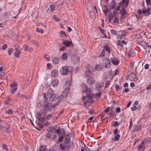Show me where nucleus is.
Here are the masks:
<instances>
[{
	"label": "nucleus",
	"instance_id": "nucleus-1",
	"mask_svg": "<svg viewBox=\"0 0 151 151\" xmlns=\"http://www.w3.org/2000/svg\"><path fill=\"white\" fill-rule=\"evenodd\" d=\"M82 92H86V98L84 96L83 99L85 103L86 104L87 103H92L93 102V97L94 96V95L91 93L92 89L89 88H88L85 85H83L82 87Z\"/></svg>",
	"mask_w": 151,
	"mask_h": 151
},
{
	"label": "nucleus",
	"instance_id": "nucleus-2",
	"mask_svg": "<svg viewBox=\"0 0 151 151\" xmlns=\"http://www.w3.org/2000/svg\"><path fill=\"white\" fill-rule=\"evenodd\" d=\"M106 59L107 60L105 63L106 64V67L107 68H109L110 67L111 65L110 61L114 65H117L119 64V61L118 59H116L113 56L110 59L109 58L107 59V58H106Z\"/></svg>",
	"mask_w": 151,
	"mask_h": 151
},
{
	"label": "nucleus",
	"instance_id": "nucleus-3",
	"mask_svg": "<svg viewBox=\"0 0 151 151\" xmlns=\"http://www.w3.org/2000/svg\"><path fill=\"white\" fill-rule=\"evenodd\" d=\"M47 96L50 100L52 101L57 100L59 98L58 94L54 93L53 90L51 88L48 89L47 92Z\"/></svg>",
	"mask_w": 151,
	"mask_h": 151
},
{
	"label": "nucleus",
	"instance_id": "nucleus-4",
	"mask_svg": "<svg viewBox=\"0 0 151 151\" xmlns=\"http://www.w3.org/2000/svg\"><path fill=\"white\" fill-rule=\"evenodd\" d=\"M73 70V69L72 67L67 66L63 67L60 69V73L61 75H64L70 74Z\"/></svg>",
	"mask_w": 151,
	"mask_h": 151
},
{
	"label": "nucleus",
	"instance_id": "nucleus-5",
	"mask_svg": "<svg viewBox=\"0 0 151 151\" xmlns=\"http://www.w3.org/2000/svg\"><path fill=\"white\" fill-rule=\"evenodd\" d=\"M54 130V126H49L48 127V132L46 134V137L48 138L51 139H55V138L56 135L54 132H52Z\"/></svg>",
	"mask_w": 151,
	"mask_h": 151
},
{
	"label": "nucleus",
	"instance_id": "nucleus-6",
	"mask_svg": "<svg viewBox=\"0 0 151 151\" xmlns=\"http://www.w3.org/2000/svg\"><path fill=\"white\" fill-rule=\"evenodd\" d=\"M71 147V144L69 142L60 144V147L62 151H64L66 150H68Z\"/></svg>",
	"mask_w": 151,
	"mask_h": 151
},
{
	"label": "nucleus",
	"instance_id": "nucleus-7",
	"mask_svg": "<svg viewBox=\"0 0 151 151\" xmlns=\"http://www.w3.org/2000/svg\"><path fill=\"white\" fill-rule=\"evenodd\" d=\"M18 84L14 82L12 83H11L10 85V87L11 88L10 90V93L12 94H14L16 91L17 89Z\"/></svg>",
	"mask_w": 151,
	"mask_h": 151
},
{
	"label": "nucleus",
	"instance_id": "nucleus-8",
	"mask_svg": "<svg viewBox=\"0 0 151 151\" xmlns=\"http://www.w3.org/2000/svg\"><path fill=\"white\" fill-rule=\"evenodd\" d=\"M54 130L55 131V132L57 134H60V133L62 132L64 133V130L63 129H60V126L58 125H55L54 126Z\"/></svg>",
	"mask_w": 151,
	"mask_h": 151
},
{
	"label": "nucleus",
	"instance_id": "nucleus-9",
	"mask_svg": "<svg viewBox=\"0 0 151 151\" xmlns=\"http://www.w3.org/2000/svg\"><path fill=\"white\" fill-rule=\"evenodd\" d=\"M45 114L44 113L40 114L38 113L37 116V118L38 120L39 121L41 120L42 122L44 121V119H45Z\"/></svg>",
	"mask_w": 151,
	"mask_h": 151
},
{
	"label": "nucleus",
	"instance_id": "nucleus-10",
	"mask_svg": "<svg viewBox=\"0 0 151 151\" xmlns=\"http://www.w3.org/2000/svg\"><path fill=\"white\" fill-rule=\"evenodd\" d=\"M120 14L122 17H126L127 16V12L126 11L125 7L123 6L121 10L120 11Z\"/></svg>",
	"mask_w": 151,
	"mask_h": 151
},
{
	"label": "nucleus",
	"instance_id": "nucleus-11",
	"mask_svg": "<svg viewBox=\"0 0 151 151\" xmlns=\"http://www.w3.org/2000/svg\"><path fill=\"white\" fill-rule=\"evenodd\" d=\"M129 3V0H122L121 2L119 3L120 5L121 6H124V5L125 8H127Z\"/></svg>",
	"mask_w": 151,
	"mask_h": 151
},
{
	"label": "nucleus",
	"instance_id": "nucleus-12",
	"mask_svg": "<svg viewBox=\"0 0 151 151\" xmlns=\"http://www.w3.org/2000/svg\"><path fill=\"white\" fill-rule=\"evenodd\" d=\"M95 81L94 78L93 77H88L87 81V83L89 85H92L94 84Z\"/></svg>",
	"mask_w": 151,
	"mask_h": 151
},
{
	"label": "nucleus",
	"instance_id": "nucleus-13",
	"mask_svg": "<svg viewBox=\"0 0 151 151\" xmlns=\"http://www.w3.org/2000/svg\"><path fill=\"white\" fill-rule=\"evenodd\" d=\"M58 83L59 81L57 78H55L51 82V84L54 87H57L58 86Z\"/></svg>",
	"mask_w": 151,
	"mask_h": 151
},
{
	"label": "nucleus",
	"instance_id": "nucleus-14",
	"mask_svg": "<svg viewBox=\"0 0 151 151\" xmlns=\"http://www.w3.org/2000/svg\"><path fill=\"white\" fill-rule=\"evenodd\" d=\"M66 90V89L63 92L62 94L61 95L60 98L59 99V101H63L64 99L65 98L67 95L66 93L65 92V90Z\"/></svg>",
	"mask_w": 151,
	"mask_h": 151
},
{
	"label": "nucleus",
	"instance_id": "nucleus-15",
	"mask_svg": "<svg viewBox=\"0 0 151 151\" xmlns=\"http://www.w3.org/2000/svg\"><path fill=\"white\" fill-rule=\"evenodd\" d=\"M116 5V3L113 0L111 2L109 6V8L110 9H113L115 7Z\"/></svg>",
	"mask_w": 151,
	"mask_h": 151
},
{
	"label": "nucleus",
	"instance_id": "nucleus-16",
	"mask_svg": "<svg viewBox=\"0 0 151 151\" xmlns=\"http://www.w3.org/2000/svg\"><path fill=\"white\" fill-rule=\"evenodd\" d=\"M58 71L55 69L53 70L51 73V75L53 77L55 78L58 75Z\"/></svg>",
	"mask_w": 151,
	"mask_h": 151
},
{
	"label": "nucleus",
	"instance_id": "nucleus-17",
	"mask_svg": "<svg viewBox=\"0 0 151 151\" xmlns=\"http://www.w3.org/2000/svg\"><path fill=\"white\" fill-rule=\"evenodd\" d=\"M15 52L14 54V55L16 56V57H19V55H20L21 52L17 48H16L15 49Z\"/></svg>",
	"mask_w": 151,
	"mask_h": 151
},
{
	"label": "nucleus",
	"instance_id": "nucleus-18",
	"mask_svg": "<svg viewBox=\"0 0 151 151\" xmlns=\"http://www.w3.org/2000/svg\"><path fill=\"white\" fill-rule=\"evenodd\" d=\"M23 48L24 50L26 51H29L30 52H32L33 50V49L32 47H29L26 45H24L23 46Z\"/></svg>",
	"mask_w": 151,
	"mask_h": 151
},
{
	"label": "nucleus",
	"instance_id": "nucleus-19",
	"mask_svg": "<svg viewBox=\"0 0 151 151\" xmlns=\"http://www.w3.org/2000/svg\"><path fill=\"white\" fill-rule=\"evenodd\" d=\"M39 151H50L48 150L47 151L46 146L45 145H42L40 147Z\"/></svg>",
	"mask_w": 151,
	"mask_h": 151
},
{
	"label": "nucleus",
	"instance_id": "nucleus-20",
	"mask_svg": "<svg viewBox=\"0 0 151 151\" xmlns=\"http://www.w3.org/2000/svg\"><path fill=\"white\" fill-rule=\"evenodd\" d=\"M52 62L53 63L57 64L59 62V59L58 57L55 58L52 60Z\"/></svg>",
	"mask_w": 151,
	"mask_h": 151
},
{
	"label": "nucleus",
	"instance_id": "nucleus-21",
	"mask_svg": "<svg viewBox=\"0 0 151 151\" xmlns=\"http://www.w3.org/2000/svg\"><path fill=\"white\" fill-rule=\"evenodd\" d=\"M11 99L9 98H8L7 100L4 101V105L6 106H10L11 105L10 103Z\"/></svg>",
	"mask_w": 151,
	"mask_h": 151
},
{
	"label": "nucleus",
	"instance_id": "nucleus-22",
	"mask_svg": "<svg viewBox=\"0 0 151 151\" xmlns=\"http://www.w3.org/2000/svg\"><path fill=\"white\" fill-rule=\"evenodd\" d=\"M63 44L64 45H65L66 46L68 47L69 45H71L72 43L71 41L70 42L68 40H66L63 42Z\"/></svg>",
	"mask_w": 151,
	"mask_h": 151
},
{
	"label": "nucleus",
	"instance_id": "nucleus-23",
	"mask_svg": "<svg viewBox=\"0 0 151 151\" xmlns=\"http://www.w3.org/2000/svg\"><path fill=\"white\" fill-rule=\"evenodd\" d=\"M142 14H144V15L146 17L148 16L151 14V12H147L146 10H142Z\"/></svg>",
	"mask_w": 151,
	"mask_h": 151
},
{
	"label": "nucleus",
	"instance_id": "nucleus-24",
	"mask_svg": "<svg viewBox=\"0 0 151 151\" xmlns=\"http://www.w3.org/2000/svg\"><path fill=\"white\" fill-rule=\"evenodd\" d=\"M87 9L88 11L89 12V15L90 17H91V16L94 15L95 14V12L94 11V10H93L92 9V11L90 10V9L88 8V7H87Z\"/></svg>",
	"mask_w": 151,
	"mask_h": 151
},
{
	"label": "nucleus",
	"instance_id": "nucleus-25",
	"mask_svg": "<svg viewBox=\"0 0 151 151\" xmlns=\"http://www.w3.org/2000/svg\"><path fill=\"white\" fill-rule=\"evenodd\" d=\"M95 69L97 71H100L102 69V67L101 65H97L95 67Z\"/></svg>",
	"mask_w": 151,
	"mask_h": 151
},
{
	"label": "nucleus",
	"instance_id": "nucleus-26",
	"mask_svg": "<svg viewBox=\"0 0 151 151\" xmlns=\"http://www.w3.org/2000/svg\"><path fill=\"white\" fill-rule=\"evenodd\" d=\"M85 74L86 76L88 77H90L92 75V73L90 70H87L85 72Z\"/></svg>",
	"mask_w": 151,
	"mask_h": 151
},
{
	"label": "nucleus",
	"instance_id": "nucleus-27",
	"mask_svg": "<svg viewBox=\"0 0 151 151\" xmlns=\"http://www.w3.org/2000/svg\"><path fill=\"white\" fill-rule=\"evenodd\" d=\"M104 84L102 82L97 83L96 86L97 88H101L104 86Z\"/></svg>",
	"mask_w": 151,
	"mask_h": 151
},
{
	"label": "nucleus",
	"instance_id": "nucleus-28",
	"mask_svg": "<svg viewBox=\"0 0 151 151\" xmlns=\"http://www.w3.org/2000/svg\"><path fill=\"white\" fill-rule=\"evenodd\" d=\"M63 133H63V132H62V133H60V134H58L59 136V138L58 139V140L60 142L62 141L63 139Z\"/></svg>",
	"mask_w": 151,
	"mask_h": 151
},
{
	"label": "nucleus",
	"instance_id": "nucleus-29",
	"mask_svg": "<svg viewBox=\"0 0 151 151\" xmlns=\"http://www.w3.org/2000/svg\"><path fill=\"white\" fill-rule=\"evenodd\" d=\"M120 136L119 134H116L114 136V141H118L119 140V138L120 137Z\"/></svg>",
	"mask_w": 151,
	"mask_h": 151
},
{
	"label": "nucleus",
	"instance_id": "nucleus-30",
	"mask_svg": "<svg viewBox=\"0 0 151 151\" xmlns=\"http://www.w3.org/2000/svg\"><path fill=\"white\" fill-rule=\"evenodd\" d=\"M104 49L107 51L109 53H110L111 51L110 47L108 46H106L104 47Z\"/></svg>",
	"mask_w": 151,
	"mask_h": 151
},
{
	"label": "nucleus",
	"instance_id": "nucleus-31",
	"mask_svg": "<svg viewBox=\"0 0 151 151\" xmlns=\"http://www.w3.org/2000/svg\"><path fill=\"white\" fill-rule=\"evenodd\" d=\"M141 45H142L143 48L145 49L147 48V44L146 42L144 41H143L141 43Z\"/></svg>",
	"mask_w": 151,
	"mask_h": 151
},
{
	"label": "nucleus",
	"instance_id": "nucleus-32",
	"mask_svg": "<svg viewBox=\"0 0 151 151\" xmlns=\"http://www.w3.org/2000/svg\"><path fill=\"white\" fill-rule=\"evenodd\" d=\"M62 57L64 60H66L67 57V54L65 53H63L62 55Z\"/></svg>",
	"mask_w": 151,
	"mask_h": 151
},
{
	"label": "nucleus",
	"instance_id": "nucleus-33",
	"mask_svg": "<svg viewBox=\"0 0 151 151\" xmlns=\"http://www.w3.org/2000/svg\"><path fill=\"white\" fill-rule=\"evenodd\" d=\"M70 140L69 137L68 136H66L64 143L68 142Z\"/></svg>",
	"mask_w": 151,
	"mask_h": 151
},
{
	"label": "nucleus",
	"instance_id": "nucleus-34",
	"mask_svg": "<svg viewBox=\"0 0 151 151\" xmlns=\"http://www.w3.org/2000/svg\"><path fill=\"white\" fill-rule=\"evenodd\" d=\"M131 77L133 79H135L136 78V74L134 73H131Z\"/></svg>",
	"mask_w": 151,
	"mask_h": 151
},
{
	"label": "nucleus",
	"instance_id": "nucleus-35",
	"mask_svg": "<svg viewBox=\"0 0 151 151\" xmlns=\"http://www.w3.org/2000/svg\"><path fill=\"white\" fill-rule=\"evenodd\" d=\"M50 7L51 8L50 11L51 12H52L54 11L55 6L54 4H51L50 6Z\"/></svg>",
	"mask_w": 151,
	"mask_h": 151
},
{
	"label": "nucleus",
	"instance_id": "nucleus-36",
	"mask_svg": "<svg viewBox=\"0 0 151 151\" xmlns=\"http://www.w3.org/2000/svg\"><path fill=\"white\" fill-rule=\"evenodd\" d=\"M6 113L8 114L9 115H11L13 113V111L12 109H10L6 112Z\"/></svg>",
	"mask_w": 151,
	"mask_h": 151
},
{
	"label": "nucleus",
	"instance_id": "nucleus-37",
	"mask_svg": "<svg viewBox=\"0 0 151 151\" xmlns=\"http://www.w3.org/2000/svg\"><path fill=\"white\" fill-rule=\"evenodd\" d=\"M56 148L54 149L53 151H60V146H55Z\"/></svg>",
	"mask_w": 151,
	"mask_h": 151
},
{
	"label": "nucleus",
	"instance_id": "nucleus-38",
	"mask_svg": "<svg viewBox=\"0 0 151 151\" xmlns=\"http://www.w3.org/2000/svg\"><path fill=\"white\" fill-rule=\"evenodd\" d=\"M37 31L38 32L42 33L44 31L42 29H40L39 28H37Z\"/></svg>",
	"mask_w": 151,
	"mask_h": 151
},
{
	"label": "nucleus",
	"instance_id": "nucleus-39",
	"mask_svg": "<svg viewBox=\"0 0 151 151\" xmlns=\"http://www.w3.org/2000/svg\"><path fill=\"white\" fill-rule=\"evenodd\" d=\"M14 51L13 49L10 48L8 50V53L9 55H11V53Z\"/></svg>",
	"mask_w": 151,
	"mask_h": 151
},
{
	"label": "nucleus",
	"instance_id": "nucleus-40",
	"mask_svg": "<svg viewBox=\"0 0 151 151\" xmlns=\"http://www.w3.org/2000/svg\"><path fill=\"white\" fill-rule=\"evenodd\" d=\"M110 109H112L111 108H110L109 107H108L106 109L103 111V112H105L107 113H108V112H109V111H110Z\"/></svg>",
	"mask_w": 151,
	"mask_h": 151
},
{
	"label": "nucleus",
	"instance_id": "nucleus-41",
	"mask_svg": "<svg viewBox=\"0 0 151 151\" xmlns=\"http://www.w3.org/2000/svg\"><path fill=\"white\" fill-rule=\"evenodd\" d=\"M119 124L118 123L117 121L115 122L113 124V126L114 127H116L119 126Z\"/></svg>",
	"mask_w": 151,
	"mask_h": 151
},
{
	"label": "nucleus",
	"instance_id": "nucleus-42",
	"mask_svg": "<svg viewBox=\"0 0 151 151\" xmlns=\"http://www.w3.org/2000/svg\"><path fill=\"white\" fill-rule=\"evenodd\" d=\"M53 19H55V21L56 22H58L59 21V19L58 18L56 17L55 16H54L53 17Z\"/></svg>",
	"mask_w": 151,
	"mask_h": 151
},
{
	"label": "nucleus",
	"instance_id": "nucleus-43",
	"mask_svg": "<svg viewBox=\"0 0 151 151\" xmlns=\"http://www.w3.org/2000/svg\"><path fill=\"white\" fill-rule=\"evenodd\" d=\"M0 128L1 129H3L4 130H5V129H6V130L7 131H8V129L6 128V127H4V126L3 125H0Z\"/></svg>",
	"mask_w": 151,
	"mask_h": 151
},
{
	"label": "nucleus",
	"instance_id": "nucleus-44",
	"mask_svg": "<svg viewBox=\"0 0 151 151\" xmlns=\"http://www.w3.org/2000/svg\"><path fill=\"white\" fill-rule=\"evenodd\" d=\"M60 33V35H62L63 37H64V36H66L65 32L63 31H61Z\"/></svg>",
	"mask_w": 151,
	"mask_h": 151
},
{
	"label": "nucleus",
	"instance_id": "nucleus-45",
	"mask_svg": "<svg viewBox=\"0 0 151 151\" xmlns=\"http://www.w3.org/2000/svg\"><path fill=\"white\" fill-rule=\"evenodd\" d=\"M147 4V5H150L151 4V0H145Z\"/></svg>",
	"mask_w": 151,
	"mask_h": 151
},
{
	"label": "nucleus",
	"instance_id": "nucleus-46",
	"mask_svg": "<svg viewBox=\"0 0 151 151\" xmlns=\"http://www.w3.org/2000/svg\"><path fill=\"white\" fill-rule=\"evenodd\" d=\"M114 23H117L119 22V19L116 17L114 18Z\"/></svg>",
	"mask_w": 151,
	"mask_h": 151
},
{
	"label": "nucleus",
	"instance_id": "nucleus-47",
	"mask_svg": "<svg viewBox=\"0 0 151 151\" xmlns=\"http://www.w3.org/2000/svg\"><path fill=\"white\" fill-rule=\"evenodd\" d=\"M7 45L6 44H4L2 46V49L3 50H5L7 47Z\"/></svg>",
	"mask_w": 151,
	"mask_h": 151
},
{
	"label": "nucleus",
	"instance_id": "nucleus-48",
	"mask_svg": "<svg viewBox=\"0 0 151 151\" xmlns=\"http://www.w3.org/2000/svg\"><path fill=\"white\" fill-rule=\"evenodd\" d=\"M109 81H106V85L105 86V88H106L108 87L109 86Z\"/></svg>",
	"mask_w": 151,
	"mask_h": 151
},
{
	"label": "nucleus",
	"instance_id": "nucleus-49",
	"mask_svg": "<svg viewBox=\"0 0 151 151\" xmlns=\"http://www.w3.org/2000/svg\"><path fill=\"white\" fill-rule=\"evenodd\" d=\"M84 146L83 148L85 150L88 151H90L88 147L85 144H84Z\"/></svg>",
	"mask_w": 151,
	"mask_h": 151
},
{
	"label": "nucleus",
	"instance_id": "nucleus-50",
	"mask_svg": "<svg viewBox=\"0 0 151 151\" xmlns=\"http://www.w3.org/2000/svg\"><path fill=\"white\" fill-rule=\"evenodd\" d=\"M116 90L117 91H119V86L117 84H116L115 86Z\"/></svg>",
	"mask_w": 151,
	"mask_h": 151
},
{
	"label": "nucleus",
	"instance_id": "nucleus-51",
	"mask_svg": "<svg viewBox=\"0 0 151 151\" xmlns=\"http://www.w3.org/2000/svg\"><path fill=\"white\" fill-rule=\"evenodd\" d=\"M105 50H103L102 51V52L100 54V56L102 57L104 56L105 54Z\"/></svg>",
	"mask_w": 151,
	"mask_h": 151
},
{
	"label": "nucleus",
	"instance_id": "nucleus-52",
	"mask_svg": "<svg viewBox=\"0 0 151 151\" xmlns=\"http://www.w3.org/2000/svg\"><path fill=\"white\" fill-rule=\"evenodd\" d=\"M45 110H48L50 109V107H49V105L48 104H46L45 106Z\"/></svg>",
	"mask_w": 151,
	"mask_h": 151
},
{
	"label": "nucleus",
	"instance_id": "nucleus-53",
	"mask_svg": "<svg viewBox=\"0 0 151 151\" xmlns=\"http://www.w3.org/2000/svg\"><path fill=\"white\" fill-rule=\"evenodd\" d=\"M99 29L100 31L101 32V33H102L103 34L104 33V30L101 27H99Z\"/></svg>",
	"mask_w": 151,
	"mask_h": 151
},
{
	"label": "nucleus",
	"instance_id": "nucleus-54",
	"mask_svg": "<svg viewBox=\"0 0 151 151\" xmlns=\"http://www.w3.org/2000/svg\"><path fill=\"white\" fill-rule=\"evenodd\" d=\"M121 111V109L119 107H117L116 109V112L117 113H119Z\"/></svg>",
	"mask_w": 151,
	"mask_h": 151
},
{
	"label": "nucleus",
	"instance_id": "nucleus-55",
	"mask_svg": "<svg viewBox=\"0 0 151 151\" xmlns=\"http://www.w3.org/2000/svg\"><path fill=\"white\" fill-rule=\"evenodd\" d=\"M131 109L132 111H135L137 109V107L136 106H134L131 108Z\"/></svg>",
	"mask_w": 151,
	"mask_h": 151
},
{
	"label": "nucleus",
	"instance_id": "nucleus-56",
	"mask_svg": "<svg viewBox=\"0 0 151 151\" xmlns=\"http://www.w3.org/2000/svg\"><path fill=\"white\" fill-rule=\"evenodd\" d=\"M117 45L121 46V47H122L123 46L121 42H120V41L119 40V42L117 43Z\"/></svg>",
	"mask_w": 151,
	"mask_h": 151
},
{
	"label": "nucleus",
	"instance_id": "nucleus-57",
	"mask_svg": "<svg viewBox=\"0 0 151 151\" xmlns=\"http://www.w3.org/2000/svg\"><path fill=\"white\" fill-rule=\"evenodd\" d=\"M133 51V50H130L128 52V55L129 57H131L132 55V52Z\"/></svg>",
	"mask_w": 151,
	"mask_h": 151
},
{
	"label": "nucleus",
	"instance_id": "nucleus-58",
	"mask_svg": "<svg viewBox=\"0 0 151 151\" xmlns=\"http://www.w3.org/2000/svg\"><path fill=\"white\" fill-rule=\"evenodd\" d=\"M101 93V92L98 93H96V96L98 98H100Z\"/></svg>",
	"mask_w": 151,
	"mask_h": 151
},
{
	"label": "nucleus",
	"instance_id": "nucleus-59",
	"mask_svg": "<svg viewBox=\"0 0 151 151\" xmlns=\"http://www.w3.org/2000/svg\"><path fill=\"white\" fill-rule=\"evenodd\" d=\"M118 132V129L117 128H116L114 130V134H116V133Z\"/></svg>",
	"mask_w": 151,
	"mask_h": 151
},
{
	"label": "nucleus",
	"instance_id": "nucleus-60",
	"mask_svg": "<svg viewBox=\"0 0 151 151\" xmlns=\"http://www.w3.org/2000/svg\"><path fill=\"white\" fill-rule=\"evenodd\" d=\"M109 115L111 117L113 116L114 115L113 112L112 111H111L110 113L109 114Z\"/></svg>",
	"mask_w": 151,
	"mask_h": 151
},
{
	"label": "nucleus",
	"instance_id": "nucleus-61",
	"mask_svg": "<svg viewBox=\"0 0 151 151\" xmlns=\"http://www.w3.org/2000/svg\"><path fill=\"white\" fill-rule=\"evenodd\" d=\"M65 46H63L62 48L60 49V51H63L65 49Z\"/></svg>",
	"mask_w": 151,
	"mask_h": 151
},
{
	"label": "nucleus",
	"instance_id": "nucleus-62",
	"mask_svg": "<svg viewBox=\"0 0 151 151\" xmlns=\"http://www.w3.org/2000/svg\"><path fill=\"white\" fill-rule=\"evenodd\" d=\"M137 12L138 13L139 15L141 14L142 13V12L140 9H138L137 10Z\"/></svg>",
	"mask_w": 151,
	"mask_h": 151
},
{
	"label": "nucleus",
	"instance_id": "nucleus-63",
	"mask_svg": "<svg viewBox=\"0 0 151 151\" xmlns=\"http://www.w3.org/2000/svg\"><path fill=\"white\" fill-rule=\"evenodd\" d=\"M3 149H4L5 150H7V148L6 147V146L5 145H3Z\"/></svg>",
	"mask_w": 151,
	"mask_h": 151
},
{
	"label": "nucleus",
	"instance_id": "nucleus-64",
	"mask_svg": "<svg viewBox=\"0 0 151 151\" xmlns=\"http://www.w3.org/2000/svg\"><path fill=\"white\" fill-rule=\"evenodd\" d=\"M151 89V84L149 85L146 88V90H148L149 89Z\"/></svg>",
	"mask_w": 151,
	"mask_h": 151
}]
</instances>
